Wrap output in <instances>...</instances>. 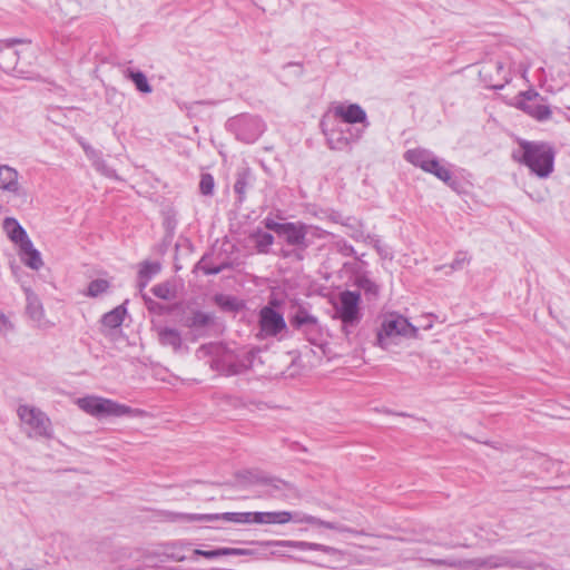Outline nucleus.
<instances>
[{
	"label": "nucleus",
	"mask_w": 570,
	"mask_h": 570,
	"mask_svg": "<svg viewBox=\"0 0 570 570\" xmlns=\"http://www.w3.org/2000/svg\"><path fill=\"white\" fill-rule=\"evenodd\" d=\"M309 234L317 238H323L328 235L326 230L302 222L284 223V227L278 236L283 238L286 245L291 248H283L281 250V256L283 258L303 261L305 252L311 245L307 237Z\"/></svg>",
	"instance_id": "1"
},
{
	"label": "nucleus",
	"mask_w": 570,
	"mask_h": 570,
	"mask_svg": "<svg viewBox=\"0 0 570 570\" xmlns=\"http://www.w3.org/2000/svg\"><path fill=\"white\" fill-rule=\"evenodd\" d=\"M520 149L521 156L513 155L515 160L525 165L532 174L540 178L550 176L554 166V151L550 145L522 140Z\"/></svg>",
	"instance_id": "2"
},
{
	"label": "nucleus",
	"mask_w": 570,
	"mask_h": 570,
	"mask_svg": "<svg viewBox=\"0 0 570 570\" xmlns=\"http://www.w3.org/2000/svg\"><path fill=\"white\" fill-rule=\"evenodd\" d=\"M76 404L80 410L97 419L109 416H138L141 414V411L138 409H132L111 399L96 395L79 397L76 400Z\"/></svg>",
	"instance_id": "3"
},
{
	"label": "nucleus",
	"mask_w": 570,
	"mask_h": 570,
	"mask_svg": "<svg viewBox=\"0 0 570 570\" xmlns=\"http://www.w3.org/2000/svg\"><path fill=\"white\" fill-rule=\"evenodd\" d=\"M254 523L257 524H285L291 521L295 523H307L315 527H323L331 530H336L340 532L348 531V529L342 524L335 522H328L321 520L316 517L295 512L292 513L289 511H275V512H254Z\"/></svg>",
	"instance_id": "4"
},
{
	"label": "nucleus",
	"mask_w": 570,
	"mask_h": 570,
	"mask_svg": "<svg viewBox=\"0 0 570 570\" xmlns=\"http://www.w3.org/2000/svg\"><path fill=\"white\" fill-rule=\"evenodd\" d=\"M17 414L28 438H52L51 421L40 409L29 404H21L17 409Z\"/></svg>",
	"instance_id": "5"
},
{
	"label": "nucleus",
	"mask_w": 570,
	"mask_h": 570,
	"mask_svg": "<svg viewBox=\"0 0 570 570\" xmlns=\"http://www.w3.org/2000/svg\"><path fill=\"white\" fill-rule=\"evenodd\" d=\"M253 544L258 546V551H266V556L259 557V559H268L269 557H291L286 549L296 550L301 552L306 551H321L324 553H331L333 548L321 543L295 541V540H269V541H257Z\"/></svg>",
	"instance_id": "6"
},
{
	"label": "nucleus",
	"mask_w": 570,
	"mask_h": 570,
	"mask_svg": "<svg viewBox=\"0 0 570 570\" xmlns=\"http://www.w3.org/2000/svg\"><path fill=\"white\" fill-rule=\"evenodd\" d=\"M361 294L353 291H344L340 293L337 303L334 304V317L342 322V330L346 335L350 328L355 327L362 318Z\"/></svg>",
	"instance_id": "7"
},
{
	"label": "nucleus",
	"mask_w": 570,
	"mask_h": 570,
	"mask_svg": "<svg viewBox=\"0 0 570 570\" xmlns=\"http://www.w3.org/2000/svg\"><path fill=\"white\" fill-rule=\"evenodd\" d=\"M404 158L406 161L420 167L429 174L434 175L444 183H449L452 179L450 169L442 165L434 154L428 149H410L404 154Z\"/></svg>",
	"instance_id": "8"
},
{
	"label": "nucleus",
	"mask_w": 570,
	"mask_h": 570,
	"mask_svg": "<svg viewBox=\"0 0 570 570\" xmlns=\"http://www.w3.org/2000/svg\"><path fill=\"white\" fill-rule=\"evenodd\" d=\"M417 332V327L412 325L407 318L399 314H391L382 322L376 338L377 343L385 347L390 338L394 336L416 337Z\"/></svg>",
	"instance_id": "9"
},
{
	"label": "nucleus",
	"mask_w": 570,
	"mask_h": 570,
	"mask_svg": "<svg viewBox=\"0 0 570 570\" xmlns=\"http://www.w3.org/2000/svg\"><path fill=\"white\" fill-rule=\"evenodd\" d=\"M229 128L237 139L250 144L258 139L265 130V124L257 116L239 115L228 121Z\"/></svg>",
	"instance_id": "10"
},
{
	"label": "nucleus",
	"mask_w": 570,
	"mask_h": 570,
	"mask_svg": "<svg viewBox=\"0 0 570 570\" xmlns=\"http://www.w3.org/2000/svg\"><path fill=\"white\" fill-rule=\"evenodd\" d=\"M168 518L171 521L185 520V521H216L224 520L234 523H254V512H225L214 514H185V513H168Z\"/></svg>",
	"instance_id": "11"
},
{
	"label": "nucleus",
	"mask_w": 570,
	"mask_h": 570,
	"mask_svg": "<svg viewBox=\"0 0 570 570\" xmlns=\"http://www.w3.org/2000/svg\"><path fill=\"white\" fill-rule=\"evenodd\" d=\"M0 193L8 199L26 198L27 191L20 183L19 171L9 166L0 165Z\"/></svg>",
	"instance_id": "12"
},
{
	"label": "nucleus",
	"mask_w": 570,
	"mask_h": 570,
	"mask_svg": "<svg viewBox=\"0 0 570 570\" xmlns=\"http://www.w3.org/2000/svg\"><path fill=\"white\" fill-rule=\"evenodd\" d=\"M259 328L263 337H274L287 330L283 315L271 306L259 311Z\"/></svg>",
	"instance_id": "13"
},
{
	"label": "nucleus",
	"mask_w": 570,
	"mask_h": 570,
	"mask_svg": "<svg viewBox=\"0 0 570 570\" xmlns=\"http://www.w3.org/2000/svg\"><path fill=\"white\" fill-rule=\"evenodd\" d=\"M217 368H220L226 375H237L252 365V356L248 353L235 355L233 352L224 351V353L215 361Z\"/></svg>",
	"instance_id": "14"
},
{
	"label": "nucleus",
	"mask_w": 570,
	"mask_h": 570,
	"mask_svg": "<svg viewBox=\"0 0 570 570\" xmlns=\"http://www.w3.org/2000/svg\"><path fill=\"white\" fill-rule=\"evenodd\" d=\"M332 112L336 118L342 119L346 124H364L368 125L365 110L358 104H337L332 108Z\"/></svg>",
	"instance_id": "15"
},
{
	"label": "nucleus",
	"mask_w": 570,
	"mask_h": 570,
	"mask_svg": "<svg viewBox=\"0 0 570 570\" xmlns=\"http://www.w3.org/2000/svg\"><path fill=\"white\" fill-rule=\"evenodd\" d=\"M20 39L7 40L6 46L0 49V68L6 72L14 71L17 76L22 75V70L18 69L19 52L13 48L16 43H21Z\"/></svg>",
	"instance_id": "16"
},
{
	"label": "nucleus",
	"mask_w": 570,
	"mask_h": 570,
	"mask_svg": "<svg viewBox=\"0 0 570 570\" xmlns=\"http://www.w3.org/2000/svg\"><path fill=\"white\" fill-rule=\"evenodd\" d=\"M2 228L7 237L18 247L31 240L26 229L13 217H6L2 222Z\"/></svg>",
	"instance_id": "17"
},
{
	"label": "nucleus",
	"mask_w": 570,
	"mask_h": 570,
	"mask_svg": "<svg viewBox=\"0 0 570 570\" xmlns=\"http://www.w3.org/2000/svg\"><path fill=\"white\" fill-rule=\"evenodd\" d=\"M518 108L538 121H546L551 117V109L544 100L519 101Z\"/></svg>",
	"instance_id": "18"
},
{
	"label": "nucleus",
	"mask_w": 570,
	"mask_h": 570,
	"mask_svg": "<svg viewBox=\"0 0 570 570\" xmlns=\"http://www.w3.org/2000/svg\"><path fill=\"white\" fill-rule=\"evenodd\" d=\"M19 256L21 262L31 269L38 271L43 266L41 254L31 240L19 247Z\"/></svg>",
	"instance_id": "19"
},
{
	"label": "nucleus",
	"mask_w": 570,
	"mask_h": 570,
	"mask_svg": "<svg viewBox=\"0 0 570 570\" xmlns=\"http://www.w3.org/2000/svg\"><path fill=\"white\" fill-rule=\"evenodd\" d=\"M158 341L164 346L171 347L175 352H178L183 345L181 334L177 328L169 326L157 327Z\"/></svg>",
	"instance_id": "20"
},
{
	"label": "nucleus",
	"mask_w": 570,
	"mask_h": 570,
	"mask_svg": "<svg viewBox=\"0 0 570 570\" xmlns=\"http://www.w3.org/2000/svg\"><path fill=\"white\" fill-rule=\"evenodd\" d=\"M354 285L363 291L368 301L376 299L380 295V285L366 273L356 274L354 278Z\"/></svg>",
	"instance_id": "21"
},
{
	"label": "nucleus",
	"mask_w": 570,
	"mask_h": 570,
	"mask_svg": "<svg viewBox=\"0 0 570 570\" xmlns=\"http://www.w3.org/2000/svg\"><path fill=\"white\" fill-rule=\"evenodd\" d=\"M248 237L255 244V248L259 254H268L271 246L274 244V236L261 228L250 232Z\"/></svg>",
	"instance_id": "22"
},
{
	"label": "nucleus",
	"mask_w": 570,
	"mask_h": 570,
	"mask_svg": "<svg viewBox=\"0 0 570 570\" xmlns=\"http://www.w3.org/2000/svg\"><path fill=\"white\" fill-rule=\"evenodd\" d=\"M324 134L332 150H344L350 146V139L341 128L324 130Z\"/></svg>",
	"instance_id": "23"
},
{
	"label": "nucleus",
	"mask_w": 570,
	"mask_h": 570,
	"mask_svg": "<svg viewBox=\"0 0 570 570\" xmlns=\"http://www.w3.org/2000/svg\"><path fill=\"white\" fill-rule=\"evenodd\" d=\"M27 296V313L29 316L40 323L45 317V311L39 297L29 288L24 289Z\"/></svg>",
	"instance_id": "24"
},
{
	"label": "nucleus",
	"mask_w": 570,
	"mask_h": 570,
	"mask_svg": "<svg viewBox=\"0 0 570 570\" xmlns=\"http://www.w3.org/2000/svg\"><path fill=\"white\" fill-rule=\"evenodd\" d=\"M213 322V316L202 311H193L190 315L184 318V325L188 328L200 330Z\"/></svg>",
	"instance_id": "25"
},
{
	"label": "nucleus",
	"mask_w": 570,
	"mask_h": 570,
	"mask_svg": "<svg viewBox=\"0 0 570 570\" xmlns=\"http://www.w3.org/2000/svg\"><path fill=\"white\" fill-rule=\"evenodd\" d=\"M124 76L135 83L138 91L142 94H150L153 91V87L149 85L148 79L142 71L127 68L124 71Z\"/></svg>",
	"instance_id": "26"
},
{
	"label": "nucleus",
	"mask_w": 570,
	"mask_h": 570,
	"mask_svg": "<svg viewBox=\"0 0 570 570\" xmlns=\"http://www.w3.org/2000/svg\"><path fill=\"white\" fill-rule=\"evenodd\" d=\"M127 311L122 305L115 307L112 311L106 313L101 318V324L104 327L109 330H114L119 327L126 315Z\"/></svg>",
	"instance_id": "27"
},
{
	"label": "nucleus",
	"mask_w": 570,
	"mask_h": 570,
	"mask_svg": "<svg viewBox=\"0 0 570 570\" xmlns=\"http://www.w3.org/2000/svg\"><path fill=\"white\" fill-rule=\"evenodd\" d=\"M342 225L348 228V236L356 242L367 243L371 235L365 234L363 224L354 218L347 217Z\"/></svg>",
	"instance_id": "28"
},
{
	"label": "nucleus",
	"mask_w": 570,
	"mask_h": 570,
	"mask_svg": "<svg viewBox=\"0 0 570 570\" xmlns=\"http://www.w3.org/2000/svg\"><path fill=\"white\" fill-rule=\"evenodd\" d=\"M160 271V264L157 262H144L140 264L138 272L141 281L140 286L145 287L153 276Z\"/></svg>",
	"instance_id": "29"
},
{
	"label": "nucleus",
	"mask_w": 570,
	"mask_h": 570,
	"mask_svg": "<svg viewBox=\"0 0 570 570\" xmlns=\"http://www.w3.org/2000/svg\"><path fill=\"white\" fill-rule=\"evenodd\" d=\"M317 318L309 314L305 308H299L291 320V323L296 328H304L305 326L315 325Z\"/></svg>",
	"instance_id": "30"
},
{
	"label": "nucleus",
	"mask_w": 570,
	"mask_h": 570,
	"mask_svg": "<svg viewBox=\"0 0 570 570\" xmlns=\"http://www.w3.org/2000/svg\"><path fill=\"white\" fill-rule=\"evenodd\" d=\"M266 551H258V546L254 549H240V548H222V557L225 556H250L259 559V557L266 556Z\"/></svg>",
	"instance_id": "31"
},
{
	"label": "nucleus",
	"mask_w": 570,
	"mask_h": 570,
	"mask_svg": "<svg viewBox=\"0 0 570 570\" xmlns=\"http://www.w3.org/2000/svg\"><path fill=\"white\" fill-rule=\"evenodd\" d=\"M151 292L158 298L170 301L176 296L175 289L169 283L157 284L153 287Z\"/></svg>",
	"instance_id": "32"
},
{
	"label": "nucleus",
	"mask_w": 570,
	"mask_h": 570,
	"mask_svg": "<svg viewBox=\"0 0 570 570\" xmlns=\"http://www.w3.org/2000/svg\"><path fill=\"white\" fill-rule=\"evenodd\" d=\"M302 331L304 332L306 338L308 342L313 343V344H317L318 342H322V327L318 323V320L315 322V325H309V326H305L304 328H302Z\"/></svg>",
	"instance_id": "33"
},
{
	"label": "nucleus",
	"mask_w": 570,
	"mask_h": 570,
	"mask_svg": "<svg viewBox=\"0 0 570 570\" xmlns=\"http://www.w3.org/2000/svg\"><path fill=\"white\" fill-rule=\"evenodd\" d=\"M109 288V283L106 279H95L89 283L87 295L91 297H97L100 294L105 293Z\"/></svg>",
	"instance_id": "34"
},
{
	"label": "nucleus",
	"mask_w": 570,
	"mask_h": 570,
	"mask_svg": "<svg viewBox=\"0 0 570 570\" xmlns=\"http://www.w3.org/2000/svg\"><path fill=\"white\" fill-rule=\"evenodd\" d=\"M189 543L177 542L167 547V556H169L175 561H184L186 556L183 553V550L188 547Z\"/></svg>",
	"instance_id": "35"
},
{
	"label": "nucleus",
	"mask_w": 570,
	"mask_h": 570,
	"mask_svg": "<svg viewBox=\"0 0 570 570\" xmlns=\"http://www.w3.org/2000/svg\"><path fill=\"white\" fill-rule=\"evenodd\" d=\"M471 257L466 252L460 250L455 254L454 259L449 265L451 271H459L462 269L466 264L470 263Z\"/></svg>",
	"instance_id": "36"
},
{
	"label": "nucleus",
	"mask_w": 570,
	"mask_h": 570,
	"mask_svg": "<svg viewBox=\"0 0 570 570\" xmlns=\"http://www.w3.org/2000/svg\"><path fill=\"white\" fill-rule=\"evenodd\" d=\"M214 178L210 174H204L202 175L200 183H199V189L203 195H212L214 191Z\"/></svg>",
	"instance_id": "37"
},
{
	"label": "nucleus",
	"mask_w": 570,
	"mask_h": 570,
	"mask_svg": "<svg viewBox=\"0 0 570 570\" xmlns=\"http://www.w3.org/2000/svg\"><path fill=\"white\" fill-rule=\"evenodd\" d=\"M195 557H204L206 559H216L222 557V548H217L214 550H202V549H195L193 550V557L191 559L195 560Z\"/></svg>",
	"instance_id": "38"
},
{
	"label": "nucleus",
	"mask_w": 570,
	"mask_h": 570,
	"mask_svg": "<svg viewBox=\"0 0 570 570\" xmlns=\"http://www.w3.org/2000/svg\"><path fill=\"white\" fill-rule=\"evenodd\" d=\"M482 564L488 568H498V567H503V566L509 564V561L504 557L491 556V557L485 558L483 560Z\"/></svg>",
	"instance_id": "39"
},
{
	"label": "nucleus",
	"mask_w": 570,
	"mask_h": 570,
	"mask_svg": "<svg viewBox=\"0 0 570 570\" xmlns=\"http://www.w3.org/2000/svg\"><path fill=\"white\" fill-rule=\"evenodd\" d=\"M247 181L245 176H239L234 185V190L238 195L239 200H243L246 194Z\"/></svg>",
	"instance_id": "40"
},
{
	"label": "nucleus",
	"mask_w": 570,
	"mask_h": 570,
	"mask_svg": "<svg viewBox=\"0 0 570 570\" xmlns=\"http://www.w3.org/2000/svg\"><path fill=\"white\" fill-rule=\"evenodd\" d=\"M264 226L268 229V230H273L275 232L277 235H279L282 228L284 227V223H277L276 220H274L273 218H269V217H266L264 220Z\"/></svg>",
	"instance_id": "41"
},
{
	"label": "nucleus",
	"mask_w": 570,
	"mask_h": 570,
	"mask_svg": "<svg viewBox=\"0 0 570 570\" xmlns=\"http://www.w3.org/2000/svg\"><path fill=\"white\" fill-rule=\"evenodd\" d=\"M520 101H538V100H544L543 97L540 96L539 92L534 90H528L520 94Z\"/></svg>",
	"instance_id": "42"
},
{
	"label": "nucleus",
	"mask_w": 570,
	"mask_h": 570,
	"mask_svg": "<svg viewBox=\"0 0 570 570\" xmlns=\"http://www.w3.org/2000/svg\"><path fill=\"white\" fill-rule=\"evenodd\" d=\"M336 246L338 248V250L344 255V256H354L355 255V249L352 245H350L345 240H340L336 243Z\"/></svg>",
	"instance_id": "43"
},
{
	"label": "nucleus",
	"mask_w": 570,
	"mask_h": 570,
	"mask_svg": "<svg viewBox=\"0 0 570 570\" xmlns=\"http://www.w3.org/2000/svg\"><path fill=\"white\" fill-rule=\"evenodd\" d=\"M257 481L262 482V483H265V484L272 485L275 491H281L286 485L285 482H283L281 480H277V479L262 478V479H257Z\"/></svg>",
	"instance_id": "44"
},
{
	"label": "nucleus",
	"mask_w": 570,
	"mask_h": 570,
	"mask_svg": "<svg viewBox=\"0 0 570 570\" xmlns=\"http://www.w3.org/2000/svg\"><path fill=\"white\" fill-rule=\"evenodd\" d=\"M12 328L10 321L0 314V334H7Z\"/></svg>",
	"instance_id": "45"
},
{
	"label": "nucleus",
	"mask_w": 570,
	"mask_h": 570,
	"mask_svg": "<svg viewBox=\"0 0 570 570\" xmlns=\"http://www.w3.org/2000/svg\"><path fill=\"white\" fill-rule=\"evenodd\" d=\"M367 243H371L374 245V247L377 249V252L380 253V255L384 256V257H387L389 253L384 252L383 248L381 247L380 245V240L372 237L367 240Z\"/></svg>",
	"instance_id": "46"
},
{
	"label": "nucleus",
	"mask_w": 570,
	"mask_h": 570,
	"mask_svg": "<svg viewBox=\"0 0 570 570\" xmlns=\"http://www.w3.org/2000/svg\"><path fill=\"white\" fill-rule=\"evenodd\" d=\"M223 269H224L223 265L215 266V267H207V266H205L204 267V273L207 274V275H216V274H219Z\"/></svg>",
	"instance_id": "47"
},
{
	"label": "nucleus",
	"mask_w": 570,
	"mask_h": 570,
	"mask_svg": "<svg viewBox=\"0 0 570 570\" xmlns=\"http://www.w3.org/2000/svg\"><path fill=\"white\" fill-rule=\"evenodd\" d=\"M435 563H438V564H446V566H450V567H462V562L461 561H455V560H451V561L438 560V561H435Z\"/></svg>",
	"instance_id": "48"
},
{
	"label": "nucleus",
	"mask_w": 570,
	"mask_h": 570,
	"mask_svg": "<svg viewBox=\"0 0 570 570\" xmlns=\"http://www.w3.org/2000/svg\"><path fill=\"white\" fill-rule=\"evenodd\" d=\"M330 219L334 223H338V224H342V222H344L345 219H341V216L338 214H332L330 216Z\"/></svg>",
	"instance_id": "49"
},
{
	"label": "nucleus",
	"mask_w": 570,
	"mask_h": 570,
	"mask_svg": "<svg viewBox=\"0 0 570 570\" xmlns=\"http://www.w3.org/2000/svg\"><path fill=\"white\" fill-rule=\"evenodd\" d=\"M431 327H432V324H428V325L425 326V328H431Z\"/></svg>",
	"instance_id": "50"
}]
</instances>
